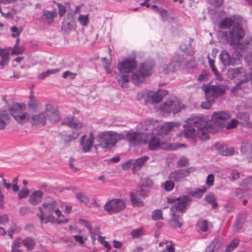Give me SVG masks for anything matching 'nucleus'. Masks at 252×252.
<instances>
[{"label":"nucleus","mask_w":252,"mask_h":252,"mask_svg":"<svg viewBox=\"0 0 252 252\" xmlns=\"http://www.w3.org/2000/svg\"><path fill=\"white\" fill-rule=\"evenodd\" d=\"M177 126V124L174 122L164 123L161 126H158L157 122L153 120H147L141 122L138 127L141 133L149 135L150 138L147 141L149 149L152 151H157L163 148V143L154 134L163 136Z\"/></svg>","instance_id":"nucleus-1"},{"label":"nucleus","mask_w":252,"mask_h":252,"mask_svg":"<svg viewBox=\"0 0 252 252\" xmlns=\"http://www.w3.org/2000/svg\"><path fill=\"white\" fill-rule=\"evenodd\" d=\"M184 124V133L186 137L193 138L195 135V129L197 128L196 134L202 141L209 138L208 134V125L206 120L202 117L192 116L187 119Z\"/></svg>","instance_id":"nucleus-2"},{"label":"nucleus","mask_w":252,"mask_h":252,"mask_svg":"<svg viewBox=\"0 0 252 252\" xmlns=\"http://www.w3.org/2000/svg\"><path fill=\"white\" fill-rule=\"evenodd\" d=\"M230 116V114L228 112H214L212 116L211 121L208 125L209 129L217 132L224 127L227 129L236 127L238 124V121L236 119H232L230 122L225 124V120L229 119Z\"/></svg>","instance_id":"nucleus-3"},{"label":"nucleus","mask_w":252,"mask_h":252,"mask_svg":"<svg viewBox=\"0 0 252 252\" xmlns=\"http://www.w3.org/2000/svg\"><path fill=\"white\" fill-rule=\"evenodd\" d=\"M154 66L155 63L153 61H148L141 63L138 71L133 72L131 75L132 82L137 86L140 85L147 77L152 74Z\"/></svg>","instance_id":"nucleus-4"},{"label":"nucleus","mask_w":252,"mask_h":252,"mask_svg":"<svg viewBox=\"0 0 252 252\" xmlns=\"http://www.w3.org/2000/svg\"><path fill=\"white\" fill-rule=\"evenodd\" d=\"M57 206V202L52 200L49 202H44L41 206L38 207L40 213L37 216L39 218L41 224L47 223L54 219L53 214Z\"/></svg>","instance_id":"nucleus-5"},{"label":"nucleus","mask_w":252,"mask_h":252,"mask_svg":"<svg viewBox=\"0 0 252 252\" xmlns=\"http://www.w3.org/2000/svg\"><path fill=\"white\" fill-rule=\"evenodd\" d=\"M120 138V134L112 131H104L98 136L99 145L103 149L115 145Z\"/></svg>","instance_id":"nucleus-6"},{"label":"nucleus","mask_w":252,"mask_h":252,"mask_svg":"<svg viewBox=\"0 0 252 252\" xmlns=\"http://www.w3.org/2000/svg\"><path fill=\"white\" fill-rule=\"evenodd\" d=\"M201 89L204 92L205 95L214 100L225 93L227 87L224 85H211L209 84L202 86Z\"/></svg>","instance_id":"nucleus-7"},{"label":"nucleus","mask_w":252,"mask_h":252,"mask_svg":"<svg viewBox=\"0 0 252 252\" xmlns=\"http://www.w3.org/2000/svg\"><path fill=\"white\" fill-rule=\"evenodd\" d=\"M226 40L230 43H235L243 38L245 32L240 24H235L230 29L228 33H225Z\"/></svg>","instance_id":"nucleus-8"},{"label":"nucleus","mask_w":252,"mask_h":252,"mask_svg":"<svg viewBox=\"0 0 252 252\" xmlns=\"http://www.w3.org/2000/svg\"><path fill=\"white\" fill-rule=\"evenodd\" d=\"M186 106L181 103L177 99L168 100L160 106L159 109L163 112L175 114L182 109H185Z\"/></svg>","instance_id":"nucleus-9"},{"label":"nucleus","mask_w":252,"mask_h":252,"mask_svg":"<svg viewBox=\"0 0 252 252\" xmlns=\"http://www.w3.org/2000/svg\"><path fill=\"white\" fill-rule=\"evenodd\" d=\"M242 55L236 53L231 55L227 51L223 50L220 54V60L224 65H235L241 63Z\"/></svg>","instance_id":"nucleus-10"},{"label":"nucleus","mask_w":252,"mask_h":252,"mask_svg":"<svg viewBox=\"0 0 252 252\" xmlns=\"http://www.w3.org/2000/svg\"><path fill=\"white\" fill-rule=\"evenodd\" d=\"M191 198L188 195H183L178 198L177 203L174 205H172L170 208V214L172 215H175V214L180 213L182 215L186 212V206Z\"/></svg>","instance_id":"nucleus-11"},{"label":"nucleus","mask_w":252,"mask_h":252,"mask_svg":"<svg viewBox=\"0 0 252 252\" xmlns=\"http://www.w3.org/2000/svg\"><path fill=\"white\" fill-rule=\"evenodd\" d=\"M137 65V62L134 58L128 57L120 62L117 65V68L121 73H129L136 68Z\"/></svg>","instance_id":"nucleus-12"},{"label":"nucleus","mask_w":252,"mask_h":252,"mask_svg":"<svg viewBox=\"0 0 252 252\" xmlns=\"http://www.w3.org/2000/svg\"><path fill=\"white\" fill-rule=\"evenodd\" d=\"M152 93L148 90L142 91L137 94V97L140 99L146 95L151 98L152 103H157L159 102L163 99V96L168 94V92L166 90L158 91L151 94Z\"/></svg>","instance_id":"nucleus-13"},{"label":"nucleus","mask_w":252,"mask_h":252,"mask_svg":"<svg viewBox=\"0 0 252 252\" xmlns=\"http://www.w3.org/2000/svg\"><path fill=\"white\" fill-rule=\"evenodd\" d=\"M126 207L124 201L121 199H113L106 202L104 206V210L109 213H118Z\"/></svg>","instance_id":"nucleus-14"},{"label":"nucleus","mask_w":252,"mask_h":252,"mask_svg":"<svg viewBox=\"0 0 252 252\" xmlns=\"http://www.w3.org/2000/svg\"><path fill=\"white\" fill-rule=\"evenodd\" d=\"M252 189V176L245 179L236 191V195L240 199L249 195L248 190Z\"/></svg>","instance_id":"nucleus-15"},{"label":"nucleus","mask_w":252,"mask_h":252,"mask_svg":"<svg viewBox=\"0 0 252 252\" xmlns=\"http://www.w3.org/2000/svg\"><path fill=\"white\" fill-rule=\"evenodd\" d=\"M47 121L45 111L36 114L30 117L29 122L32 126L37 127L43 126Z\"/></svg>","instance_id":"nucleus-16"},{"label":"nucleus","mask_w":252,"mask_h":252,"mask_svg":"<svg viewBox=\"0 0 252 252\" xmlns=\"http://www.w3.org/2000/svg\"><path fill=\"white\" fill-rule=\"evenodd\" d=\"M126 137L129 144L133 146L140 145L146 143L143 140L142 136L139 132L128 131L126 132Z\"/></svg>","instance_id":"nucleus-17"},{"label":"nucleus","mask_w":252,"mask_h":252,"mask_svg":"<svg viewBox=\"0 0 252 252\" xmlns=\"http://www.w3.org/2000/svg\"><path fill=\"white\" fill-rule=\"evenodd\" d=\"M45 114L46 118L52 122H57L61 119V116L58 109L50 104H47L45 106Z\"/></svg>","instance_id":"nucleus-18"},{"label":"nucleus","mask_w":252,"mask_h":252,"mask_svg":"<svg viewBox=\"0 0 252 252\" xmlns=\"http://www.w3.org/2000/svg\"><path fill=\"white\" fill-rule=\"evenodd\" d=\"M181 57L176 54L171 59V63L164 65L163 68V71L165 74H168L175 71L176 66H179L181 64Z\"/></svg>","instance_id":"nucleus-19"},{"label":"nucleus","mask_w":252,"mask_h":252,"mask_svg":"<svg viewBox=\"0 0 252 252\" xmlns=\"http://www.w3.org/2000/svg\"><path fill=\"white\" fill-rule=\"evenodd\" d=\"M94 136L92 132L90 133L88 137H87L86 135H84L81 137L80 143L82 146L83 150L84 152H89L94 142Z\"/></svg>","instance_id":"nucleus-20"},{"label":"nucleus","mask_w":252,"mask_h":252,"mask_svg":"<svg viewBox=\"0 0 252 252\" xmlns=\"http://www.w3.org/2000/svg\"><path fill=\"white\" fill-rule=\"evenodd\" d=\"M57 13L55 9L51 11L44 9L40 20L48 24H51L54 22V18L57 16Z\"/></svg>","instance_id":"nucleus-21"},{"label":"nucleus","mask_w":252,"mask_h":252,"mask_svg":"<svg viewBox=\"0 0 252 252\" xmlns=\"http://www.w3.org/2000/svg\"><path fill=\"white\" fill-rule=\"evenodd\" d=\"M0 57L1 58L0 61V69H2L9 62V50L7 48H0Z\"/></svg>","instance_id":"nucleus-22"},{"label":"nucleus","mask_w":252,"mask_h":252,"mask_svg":"<svg viewBox=\"0 0 252 252\" xmlns=\"http://www.w3.org/2000/svg\"><path fill=\"white\" fill-rule=\"evenodd\" d=\"M227 75L228 78L233 79L245 76L246 72L245 69L243 67L229 68L227 70Z\"/></svg>","instance_id":"nucleus-23"},{"label":"nucleus","mask_w":252,"mask_h":252,"mask_svg":"<svg viewBox=\"0 0 252 252\" xmlns=\"http://www.w3.org/2000/svg\"><path fill=\"white\" fill-rule=\"evenodd\" d=\"M237 19V16L234 15L231 17L225 18L222 19L219 24V27L221 29H231L230 28L237 23H235L234 20Z\"/></svg>","instance_id":"nucleus-24"},{"label":"nucleus","mask_w":252,"mask_h":252,"mask_svg":"<svg viewBox=\"0 0 252 252\" xmlns=\"http://www.w3.org/2000/svg\"><path fill=\"white\" fill-rule=\"evenodd\" d=\"M26 109V105L23 103H15L10 109L11 116L14 118L15 115H19L23 113Z\"/></svg>","instance_id":"nucleus-25"},{"label":"nucleus","mask_w":252,"mask_h":252,"mask_svg":"<svg viewBox=\"0 0 252 252\" xmlns=\"http://www.w3.org/2000/svg\"><path fill=\"white\" fill-rule=\"evenodd\" d=\"M216 149L218 153L223 156H230L233 154L234 149L233 147H228L221 145H216Z\"/></svg>","instance_id":"nucleus-26"},{"label":"nucleus","mask_w":252,"mask_h":252,"mask_svg":"<svg viewBox=\"0 0 252 252\" xmlns=\"http://www.w3.org/2000/svg\"><path fill=\"white\" fill-rule=\"evenodd\" d=\"M10 117L7 111H0V130L5 129L9 123Z\"/></svg>","instance_id":"nucleus-27"},{"label":"nucleus","mask_w":252,"mask_h":252,"mask_svg":"<svg viewBox=\"0 0 252 252\" xmlns=\"http://www.w3.org/2000/svg\"><path fill=\"white\" fill-rule=\"evenodd\" d=\"M62 124V125H66L67 126L74 128H80L82 126V124L79 122L78 120L74 119L73 117L65 118Z\"/></svg>","instance_id":"nucleus-28"},{"label":"nucleus","mask_w":252,"mask_h":252,"mask_svg":"<svg viewBox=\"0 0 252 252\" xmlns=\"http://www.w3.org/2000/svg\"><path fill=\"white\" fill-rule=\"evenodd\" d=\"M222 245V242L219 237L215 238L208 245L206 252H215L218 251Z\"/></svg>","instance_id":"nucleus-29"},{"label":"nucleus","mask_w":252,"mask_h":252,"mask_svg":"<svg viewBox=\"0 0 252 252\" xmlns=\"http://www.w3.org/2000/svg\"><path fill=\"white\" fill-rule=\"evenodd\" d=\"M43 193L40 190H36L33 192L29 199V202L32 205H35L41 201Z\"/></svg>","instance_id":"nucleus-30"},{"label":"nucleus","mask_w":252,"mask_h":252,"mask_svg":"<svg viewBox=\"0 0 252 252\" xmlns=\"http://www.w3.org/2000/svg\"><path fill=\"white\" fill-rule=\"evenodd\" d=\"M245 220V214H240L238 215L233 224V229L235 232H238L242 228Z\"/></svg>","instance_id":"nucleus-31"},{"label":"nucleus","mask_w":252,"mask_h":252,"mask_svg":"<svg viewBox=\"0 0 252 252\" xmlns=\"http://www.w3.org/2000/svg\"><path fill=\"white\" fill-rule=\"evenodd\" d=\"M149 158L148 156H144L134 160L133 172H136L139 171Z\"/></svg>","instance_id":"nucleus-32"},{"label":"nucleus","mask_w":252,"mask_h":252,"mask_svg":"<svg viewBox=\"0 0 252 252\" xmlns=\"http://www.w3.org/2000/svg\"><path fill=\"white\" fill-rule=\"evenodd\" d=\"M181 215L179 214H175V215H172L173 218L169 221L171 227L174 228H181L183 223Z\"/></svg>","instance_id":"nucleus-33"},{"label":"nucleus","mask_w":252,"mask_h":252,"mask_svg":"<svg viewBox=\"0 0 252 252\" xmlns=\"http://www.w3.org/2000/svg\"><path fill=\"white\" fill-rule=\"evenodd\" d=\"M206 191V188L205 186L201 188H196L194 189H188L187 193L191 196L200 198L202 197L204 193Z\"/></svg>","instance_id":"nucleus-34"},{"label":"nucleus","mask_w":252,"mask_h":252,"mask_svg":"<svg viewBox=\"0 0 252 252\" xmlns=\"http://www.w3.org/2000/svg\"><path fill=\"white\" fill-rule=\"evenodd\" d=\"M251 40H252V38L247 37L242 42H240V41H237L235 43H230V44L236 49L243 51L248 47Z\"/></svg>","instance_id":"nucleus-35"},{"label":"nucleus","mask_w":252,"mask_h":252,"mask_svg":"<svg viewBox=\"0 0 252 252\" xmlns=\"http://www.w3.org/2000/svg\"><path fill=\"white\" fill-rule=\"evenodd\" d=\"M182 169H179L172 172L169 176V178L175 182H179L185 178Z\"/></svg>","instance_id":"nucleus-36"},{"label":"nucleus","mask_w":252,"mask_h":252,"mask_svg":"<svg viewBox=\"0 0 252 252\" xmlns=\"http://www.w3.org/2000/svg\"><path fill=\"white\" fill-rule=\"evenodd\" d=\"M241 152L246 156L252 154V142L249 141L243 142L241 144Z\"/></svg>","instance_id":"nucleus-37"},{"label":"nucleus","mask_w":252,"mask_h":252,"mask_svg":"<svg viewBox=\"0 0 252 252\" xmlns=\"http://www.w3.org/2000/svg\"><path fill=\"white\" fill-rule=\"evenodd\" d=\"M248 83L249 82L247 80H243L240 81L231 89V92L232 94H235L238 92L239 90H242L244 92H247L245 90V87L248 85Z\"/></svg>","instance_id":"nucleus-38"},{"label":"nucleus","mask_w":252,"mask_h":252,"mask_svg":"<svg viewBox=\"0 0 252 252\" xmlns=\"http://www.w3.org/2000/svg\"><path fill=\"white\" fill-rule=\"evenodd\" d=\"M208 221L202 219H199L196 223L199 232H206L208 231Z\"/></svg>","instance_id":"nucleus-39"},{"label":"nucleus","mask_w":252,"mask_h":252,"mask_svg":"<svg viewBox=\"0 0 252 252\" xmlns=\"http://www.w3.org/2000/svg\"><path fill=\"white\" fill-rule=\"evenodd\" d=\"M63 28L69 31L76 30V24L73 19H67L65 20L63 24Z\"/></svg>","instance_id":"nucleus-40"},{"label":"nucleus","mask_w":252,"mask_h":252,"mask_svg":"<svg viewBox=\"0 0 252 252\" xmlns=\"http://www.w3.org/2000/svg\"><path fill=\"white\" fill-rule=\"evenodd\" d=\"M30 115L27 112H23L19 115H15L14 118L19 124H23L29 122Z\"/></svg>","instance_id":"nucleus-41"},{"label":"nucleus","mask_w":252,"mask_h":252,"mask_svg":"<svg viewBox=\"0 0 252 252\" xmlns=\"http://www.w3.org/2000/svg\"><path fill=\"white\" fill-rule=\"evenodd\" d=\"M130 198L132 206L141 207L144 205V202L133 192L130 193Z\"/></svg>","instance_id":"nucleus-42"},{"label":"nucleus","mask_w":252,"mask_h":252,"mask_svg":"<svg viewBox=\"0 0 252 252\" xmlns=\"http://www.w3.org/2000/svg\"><path fill=\"white\" fill-rule=\"evenodd\" d=\"M239 242L240 240L238 238H234L227 246L225 252H231L233 251L238 246Z\"/></svg>","instance_id":"nucleus-43"},{"label":"nucleus","mask_w":252,"mask_h":252,"mask_svg":"<svg viewBox=\"0 0 252 252\" xmlns=\"http://www.w3.org/2000/svg\"><path fill=\"white\" fill-rule=\"evenodd\" d=\"M61 71L60 68H55L52 69H49L44 72L40 73L38 76V78L40 79H43L49 76L50 75L56 74Z\"/></svg>","instance_id":"nucleus-44"},{"label":"nucleus","mask_w":252,"mask_h":252,"mask_svg":"<svg viewBox=\"0 0 252 252\" xmlns=\"http://www.w3.org/2000/svg\"><path fill=\"white\" fill-rule=\"evenodd\" d=\"M22 243L28 250H32L35 245L34 239L31 237H27L24 239L22 241Z\"/></svg>","instance_id":"nucleus-45"},{"label":"nucleus","mask_w":252,"mask_h":252,"mask_svg":"<svg viewBox=\"0 0 252 252\" xmlns=\"http://www.w3.org/2000/svg\"><path fill=\"white\" fill-rule=\"evenodd\" d=\"M180 49L185 53L189 56H192L194 54L193 49L192 48L191 44L189 43L188 45L186 44H181L180 45Z\"/></svg>","instance_id":"nucleus-46"},{"label":"nucleus","mask_w":252,"mask_h":252,"mask_svg":"<svg viewBox=\"0 0 252 252\" xmlns=\"http://www.w3.org/2000/svg\"><path fill=\"white\" fill-rule=\"evenodd\" d=\"M205 200L210 204L214 208H216L218 206L215 197L212 193L207 194L205 197Z\"/></svg>","instance_id":"nucleus-47"},{"label":"nucleus","mask_w":252,"mask_h":252,"mask_svg":"<svg viewBox=\"0 0 252 252\" xmlns=\"http://www.w3.org/2000/svg\"><path fill=\"white\" fill-rule=\"evenodd\" d=\"M150 189L139 185L137 189V192L142 197L145 198L147 197L150 193Z\"/></svg>","instance_id":"nucleus-48"},{"label":"nucleus","mask_w":252,"mask_h":252,"mask_svg":"<svg viewBox=\"0 0 252 252\" xmlns=\"http://www.w3.org/2000/svg\"><path fill=\"white\" fill-rule=\"evenodd\" d=\"M117 81L122 88L127 87L126 84L129 81V76L128 75H123L117 78Z\"/></svg>","instance_id":"nucleus-49"},{"label":"nucleus","mask_w":252,"mask_h":252,"mask_svg":"<svg viewBox=\"0 0 252 252\" xmlns=\"http://www.w3.org/2000/svg\"><path fill=\"white\" fill-rule=\"evenodd\" d=\"M21 246L20 238H16L12 242L11 245V252H20V250L19 248Z\"/></svg>","instance_id":"nucleus-50"},{"label":"nucleus","mask_w":252,"mask_h":252,"mask_svg":"<svg viewBox=\"0 0 252 252\" xmlns=\"http://www.w3.org/2000/svg\"><path fill=\"white\" fill-rule=\"evenodd\" d=\"M237 118L241 120L240 123L242 124H247L249 122V115L247 112L239 113L237 115Z\"/></svg>","instance_id":"nucleus-51"},{"label":"nucleus","mask_w":252,"mask_h":252,"mask_svg":"<svg viewBox=\"0 0 252 252\" xmlns=\"http://www.w3.org/2000/svg\"><path fill=\"white\" fill-rule=\"evenodd\" d=\"M76 197L80 202L87 205L89 202V197L84 193L80 192L76 194Z\"/></svg>","instance_id":"nucleus-52"},{"label":"nucleus","mask_w":252,"mask_h":252,"mask_svg":"<svg viewBox=\"0 0 252 252\" xmlns=\"http://www.w3.org/2000/svg\"><path fill=\"white\" fill-rule=\"evenodd\" d=\"M39 103H40L38 100L34 99L31 96L28 102V106L31 109L35 110L38 108Z\"/></svg>","instance_id":"nucleus-53"},{"label":"nucleus","mask_w":252,"mask_h":252,"mask_svg":"<svg viewBox=\"0 0 252 252\" xmlns=\"http://www.w3.org/2000/svg\"><path fill=\"white\" fill-rule=\"evenodd\" d=\"M140 185L151 189L154 186V182L149 178H144L142 180V183Z\"/></svg>","instance_id":"nucleus-54"},{"label":"nucleus","mask_w":252,"mask_h":252,"mask_svg":"<svg viewBox=\"0 0 252 252\" xmlns=\"http://www.w3.org/2000/svg\"><path fill=\"white\" fill-rule=\"evenodd\" d=\"M205 97H206V101L204 102H203L201 104V107L203 109H209L211 107L214 100H213V99H211V98L208 97L207 95H205Z\"/></svg>","instance_id":"nucleus-55"},{"label":"nucleus","mask_w":252,"mask_h":252,"mask_svg":"<svg viewBox=\"0 0 252 252\" xmlns=\"http://www.w3.org/2000/svg\"><path fill=\"white\" fill-rule=\"evenodd\" d=\"M172 181V180H171L167 181L162 184V187L165 190L170 191L173 189L174 187V184Z\"/></svg>","instance_id":"nucleus-56"},{"label":"nucleus","mask_w":252,"mask_h":252,"mask_svg":"<svg viewBox=\"0 0 252 252\" xmlns=\"http://www.w3.org/2000/svg\"><path fill=\"white\" fill-rule=\"evenodd\" d=\"M151 8L153 9L154 11L157 12L158 13H159L162 19V20H164V16H166L167 15V12L166 10H165L163 9H160L158 8L157 5H153L151 6Z\"/></svg>","instance_id":"nucleus-57"},{"label":"nucleus","mask_w":252,"mask_h":252,"mask_svg":"<svg viewBox=\"0 0 252 252\" xmlns=\"http://www.w3.org/2000/svg\"><path fill=\"white\" fill-rule=\"evenodd\" d=\"M22 29H18L16 27L13 26L10 28V31L12 32L11 36L13 37H18L22 32Z\"/></svg>","instance_id":"nucleus-58"},{"label":"nucleus","mask_w":252,"mask_h":252,"mask_svg":"<svg viewBox=\"0 0 252 252\" xmlns=\"http://www.w3.org/2000/svg\"><path fill=\"white\" fill-rule=\"evenodd\" d=\"M78 21L82 26H86L89 22L88 15H80L78 17Z\"/></svg>","instance_id":"nucleus-59"},{"label":"nucleus","mask_w":252,"mask_h":252,"mask_svg":"<svg viewBox=\"0 0 252 252\" xmlns=\"http://www.w3.org/2000/svg\"><path fill=\"white\" fill-rule=\"evenodd\" d=\"M152 218L154 220L163 219L162 213L161 210L157 209L154 210L152 213Z\"/></svg>","instance_id":"nucleus-60"},{"label":"nucleus","mask_w":252,"mask_h":252,"mask_svg":"<svg viewBox=\"0 0 252 252\" xmlns=\"http://www.w3.org/2000/svg\"><path fill=\"white\" fill-rule=\"evenodd\" d=\"M189 162L188 159L185 157H183L179 159L177 165L178 167H184L189 165Z\"/></svg>","instance_id":"nucleus-61"},{"label":"nucleus","mask_w":252,"mask_h":252,"mask_svg":"<svg viewBox=\"0 0 252 252\" xmlns=\"http://www.w3.org/2000/svg\"><path fill=\"white\" fill-rule=\"evenodd\" d=\"M144 234L143 228L133 229L131 232V235L133 238H138Z\"/></svg>","instance_id":"nucleus-62"},{"label":"nucleus","mask_w":252,"mask_h":252,"mask_svg":"<svg viewBox=\"0 0 252 252\" xmlns=\"http://www.w3.org/2000/svg\"><path fill=\"white\" fill-rule=\"evenodd\" d=\"M134 159H129L128 161L125 162L122 165L123 168L124 170H128L130 168H131L133 170V167H134Z\"/></svg>","instance_id":"nucleus-63"},{"label":"nucleus","mask_w":252,"mask_h":252,"mask_svg":"<svg viewBox=\"0 0 252 252\" xmlns=\"http://www.w3.org/2000/svg\"><path fill=\"white\" fill-rule=\"evenodd\" d=\"M240 173L238 170L233 169L231 171L228 178L231 181H235L239 178Z\"/></svg>","instance_id":"nucleus-64"}]
</instances>
